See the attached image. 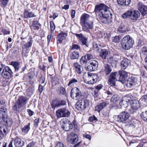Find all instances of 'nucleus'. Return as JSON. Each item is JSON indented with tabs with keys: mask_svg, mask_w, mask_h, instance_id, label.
Segmentation results:
<instances>
[{
	"mask_svg": "<svg viewBox=\"0 0 147 147\" xmlns=\"http://www.w3.org/2000/svg\"><path fill=\"white\" fill-rule=\"evenodd\" d=\"M110 8L104 4L100 3L95 7L94 11L98 20L105 24H109L112 21V14L109 11Z\"/></svg>",
	"mask_w": 147,
	"mask_h": 147,
	"instance_id": "nucleus-1",
	"label": "nucleus"
},
{
	"mask_svg": "<svg viewBox=\"0 0 147 147\" xmlns=\"http://www.w3.org/2000/svg\"><path fill=\"white\" fill-rule=\"evenodd\" d=\"M129 73L122 70H120L117 72L112 73L110 75L109 81L111 87L115 88L116 87L115 82L118 81L124 84Z\"/></svg>",
	"mask_w": 147,
	"mask_h": 147,
	"instance_id": "nucleus-2",
	"label": "nucleus"
},
{
	"mask_svg": "<svg viewBox=\"0 0 147 147\" xmlns=\"http://www.w3.org/2000/svg\"><path fill=\"white\" fill-rule=\"evenodd\" d=\"M134 44V41L129 35L125 36L121 39V44L122 48L125 50H129L132 48Z\"/></svg>",
	"mask_w": 147,
	"mask_h": 147,
	"instance_id": "nucleus-3",
	"label": "nucleus"
},
{
	"mask_svg": "<svg viewBox=\"0 0 147 147\" xmlns=\"http://www.w3.org/2000/svg\"><path fill=\"white\" fill-rule=\"evenodd\" d=\"M140 16V13L138 11L130 9L124 13L122 16L123 18L128 17L131 20L136 21Z\"/></svg>",
	"mask_w": 147,
	"mask_h": 147,
	"instance_id": "nucleus-4",
	"label": "nucleus"
},
{
	"mask_svg": "<svg viewBox=\"0 0 147 147\" xmlns=\"http://www.w3.org/2000/svg\"><path fill=\"white\" fill-rule=\"evenodd\" d=\"M129 116L128 112L124 111L121 112L119 115L115 116L114 118L116 121L125 123L128 121Z\"/></svg>",
	"mask_w": 147,
	"mask_h": 147,
	"instance_id": "nucleus-5",
	"label": "nucleus"
},
{
	"mask_svg": "<svg viewBox=\"0 0 147 147\" xmlns=\"http://www.w3.org/2000/svg\"><path fill=\"white\" fill-rule=\"evenodd\" d=\"M61 128L66 131H70L73 127L72 123L66 118L63 119L61 121Z\"/></svg>",
	"mask_w": 147,
	"mask_h": 147,
	"instance_id": "nucleus-6",
	"label": "nucleus"
},
{
	"mask_svg": "<svg viewBox=\"0 0 147 147\" xmlns=\"http://www.w3.org/2000/svg\"><path fill=\"white\" fill-rule=\"evenodd\" d=\"M70 96L73 99L78 100L82 96L80 90L78 88H72L70 92Z\"/></svg>",
	"mask_w": 147,
	"mask_h": 147,
	"instance_id": "nucleus-7",
	"label": "nucleus"
},
{
	"mask_svg": "<svg viewBox=\"0 0 147 147\" xmlns=\"http://www.w3.org/2000/svg\"><path fill=\"white\" fill-rule=\"evenodd\" d=\"M89 103L87 99L80 100H78L76 105V109L79 110H84L89 105Z\"/></svg>",
	"mask_w": 147,
	"mask_h": 147,
	"instance_id": "nucleus-8",
	"label": "nucleus"
},
{
	"mask_svg": "<svg viewBox=\"0 0 147 147\" xmlns=\"http://www.w3.org/2000/svg\"><path fill=\"white\" fill-rule=\"evenodd\" d=\"M56 116L58 118L61 117H68L70 114L69 110L65 108L58 109L56 111Z\"/></svg>",
	"mask_w": 147,
	"mask_h": 147,
	"instance_id": "nucleus-9",
	"label": "nucleus"
},
{
	"mask_svg": "<svg viewBox=\"0 0 147 147\" xmlns=\"http://www.w3.org/2000/svg\"><path fill=\"white\" fill-rule=\"evenodd\" d=\"M124 83L126 86L127 87L131 88L135 86L137 84L138 80L137 78L134 76H131L129 77Z\"/></svg>",
	"mask_w": 147,
	"mask_h": 147,
	"instance_id": "nucleus-10",
	"label": "nucleus"
},
{
	"mask_svg": "<svg viewBox=\"0 0 147 147\" xmlns=\"http://www.w3.org/2000/svg\"><path fill=\"white\" fill-rule=\"evenodd\" d=\"M78 135L74 132H71L67 134V140L70 144H75L78 142Z\"/></svg>",
	"mask_w": 147,
	"mask_h": 147,
	"instance_id": "nucleus-11",
	"label": "nucleus"
},
{
	"mask_svg": "<svg viewBox=\"0 0 147 147\" xmlns=\"http://www.w3.org/2000/svg\"><path fill=\"white\" fill-rule=\"evenodd\" d=\"M13 73L10 68L8 66H6L3 69L1 75L4 78L9 79L11 78Z\"/></svg>",
	"mask_w": 147,
	"mask_h": 147,
	"instance_id": "nucleus-12",
	"label": "nucleus"
},
{
	"mask_svg": "<svg viewBox=\"0 0 147 147\" xmlns=\"http://www.w3.org/2000/svg\"><path fill=\"white\" fill-rule=\"evenodd\" d=\"M0 117V122L2 123H4V125H5L7 126H11L13 123V120L10 118L8 117L6 113L5 115H4Z\"/></svg>",
	"mask_w": 147,
	"mask_h": 147,
	"instance_id": "nucleus-13",
	"label": "nucleus"
},
{
	"mask_svg": "<svg viewBox=\"0 0 147 147\" xmlns=\"http://www.w3.org/2000/svg\"><path fill=\"white\" fill-rule=\"evenodd\" d=\"M75 35L78 38L80 44L82 45L85 46L86 47H88V43L87 39L82 34H76Z\"/></svg>",
	"mask_w": 147,
	"mask_h": 147,
	"instance_id": "nucleus-14",
	"label": "nucleus"
},
{
	"mask_svg": "<svg viewBox=\"0 0 147 147\" xmlns=\"http://www.w3.org/2000/svg\"><path fill=\"white\" fill-rule=\"evenodd\" d=\"M82 30L85 32L89 31V29H92L93 27V22L89 20L83 23L82 26Z\"/></svg>",
	"mask_w": 147,
	"mask_h": 147,
	"instance_id": "nucleus-15",
	"label": "nucleus"
},
{
	"mask_svg": "<svg viewBox=\"0 0 147 147\" xmlns=\"http://www.w3.org/2000/svg\"><path fill=\"white\" fill-rule=\"evenodd\" d=\"M6 104L4 100H0V117H1L3 115H5L7 111L6 108Z\"/></svg>",
	"mask_w": 147,
	"mask_h": 147,
	"instance_id": "nucleus-16",
	"label": "nucleus"
},
{
	"mask_svg": "<svg viewBox=\"0 0 147 147\" xmlns=\"http://www.w3.org/2000/svg\"><path fill=\"white\" fill-rule=\"evenodd\" d=\"M92 74L90 73H84L83 75V78L84 82L86 84H90V82L92 79Z\"/></svg>",
	"mask_w": 147,
	"mask_h": 147,
	"instance_id": "nucleus-17",
	"label": "nucleus"
},
{
	"mask_svg": "<svg viewBox=\"0 0 147 147\" xmlns=\"http://www.w3.org/2000/svg\"><path fill=\"white\" fill-rule=\"evenodd\" d=\"M69 54L70 59L72 60L78 59L80 56L78 52L72 50H70Z\"/></svg>",
	"mask_w": 147,
	"mask_h": 147,
	"instance_id": "nucleus-18",
	"label": "nucleus"
},
{
	"mask_svg": "<svg viewBox=\"0 0 147 147\" xmlns=\"http://www.w3.org/2000/svg\"><path fill=\"white\" fill-rule=\"evenodd\" d=\"M138 7L139 10L143 15L147 14V7L141 3H139L138 4Z\"/></svg>",
	"mask_w": 147,
	"mask_h": 147,
	"instance_id": "nucleus-19",
	"label": "nucleus"
},
{
	"mask_svg": "<svg viewBox=\"0 0 147 147\" xmlns=\"http://www.w3.org/2000/svg\"><path fill=\"white\" fill-rule=\"evenodd\" d=\"M14 144L15 147H22L24 145V142L22 139L18 137L15 138Z\"/></svg>",
	"mask_w": 147,
	"mask_h": 147,
	"instance_id": "nucleus-20",
	"label": "nucleus"
},
{
	"mask_svg": "<svg viewBox=\"0 0 147 147\" xmlns=\"http://www.w3.org/2000/svg\"><path fill=\"white\" fill-rule=\"evenodd\" d=\"M7 133V130L5 125L2 124H0V140L2 139L4 135Z\"/></svg>",
	"mask_w": 147,
	"mask_h": 147,
	"instance_id": "nucleus-21",
	"label": "nucleus"
},
{
	"mask_svg": "<svg viewBox=\"0 0 147 147\" xmlns=\"http://www.w3.org/2000/svg\"><path fill=\"white\" fill-rule=\"evenodd\" d=\"M28 100V99L26 97L21 96L18 98L17 102L23 107L27 104Z\"/></svg>",
	"mask_w": 147,
	"mask_h": 147,
	"instance_id": "nucleus-22",
	"label": "nucleus"
},
{
	"mask_svg": "<svg viewBox=\"0 0 147 147\" xmlns=\"http://www.w3.org/2000/svg\"><path fill=\"white\" fill-rule=\"evenodd\" d=\"M130 104L131 107L135 110H136L140 107V103L137 100H132Z\"/></svg>",
	"mask_w": 147,
	"mask_h": 147,
	"instance_id": "nucleus-23",
	"label": "nucleus"
},
{
	"mask_svg": "<svg viewBox=\"0 0 147 147\" xmlns=\"http://www.w3.org/2000/svg\"><path fill=\"white\" fill-rule=\"evenodd\" d=\"M102 71L107 75L110 74L112 71V68L111 65L108 64H105L104 68L102 69Z\"/></svg>",
	"mask_w": 147,
	"mask_h": 147,
	"instance_id": "nucleus-24",
	"label": "nucleus"
},
{
	"mask_svg": "<svg viewBox=\"0 0 147 147\" xmlns=\"http://www.w3.org/2000/svg\"><path fill=\"white\" fill-rule=\"evenodd\" d=\"M99 55L103 59L105 60L108 54V50L105 49H101L99 52Z\"/></svg>",
	"mask_w": 147,
	"mask_h": 147,
	"instance_id": "nucleus-25",
	"label": "nucleus"
},
{
	"mask_svg": "<svg viewBox=\"0 0 147 147\" xmlns=\"http://www.w3.org/2000/svg\"><path fill=\"white\" fill-rule=\"evenodd\" d=\"M32 41L31 40H30L27 43H25L24 41H22L21 42V44L22 46V49H27L30 47L32 44Z\"/></svg>",
	"mask_w": 147,
	"mask_h": 147,
	"instance_id": "nucleus-26",
	"label": "nucleus"
},
{
	"mask_svg": "<svg viewBox=\"0 0 147 147\" xmlns=\"http://www.w3.org/2000/svg\"><path fill=\"white\" fill-rule=\"evenodd\" d=\"M107 105V102H105L98 104L95 107V111H97L99 112L101 110L103 109Z\"/></svg>",
	"mask_w": 147,
	"mask_h": 147,
	"instance_id": "nucleus-27",
	"label": "nucleus"
},
{
	"mask_svg": "<svg viewBox=\"0 0 147 147\" xmlns=\"http://www.w3.org/2000/svg\"><path fill=\"white\" fill-rule=\"evenodd\" d=\"M23 14L24 15V18H26L35 17L36 16L33 12L32 11L29 12L27 10H24Z\"/></svg>",
	"mask_w": 147,
	"mask_h": 147,
	"instance_id": "nucleus-28",
	"label": "nucleus"
},
{
	"mask_svg": "<svg viewBox=\"0 0 147 147\" xmlns=\"http://www.w3.org/2000/svg\"><path fill=\"white\" fill-rule=\"evenodd\" d=\"M129 100L123 99L121 100L119 102V105L121 108L125 109L126 108L129 104Z\"/></svg>",
	"mask_w": 147,
	"mask_h": 147,
	"instance_id": "nucleus-29",
	"label": "nucleus"
},
{
	"mask_svg": "<svg viewBox=\"0 0 147 147\" xmlns=\"http://www.w3.org/2000/svg\"><path fill=\"white\" fill-rule=\"evenodd\" d=\"M23 107L21 105L16 101L14 105L12 107V109L14 111V112L17 113L19 112L20 109Z\"/></svg>",
	"mask_w": 147,
	"mask_h": 147,
	"instance_id": "nucleus-30",
	"label": "nucleus"
},
{
	"mask_svg": "<svg viewBox=\"0 0 147 147\" xmlns=\"http://www.w3.org/2000/svg\"><path fill=\"white\" fill-rule=\"evenodd\" d=\"M74 66L76 71L79 74H81L83 71L82 67L78 63H74Z\"/></svg>",
	"mask_w": 147,
	"mask_h": 147,
	"instance_id": "nucleus-31",
	"label": "nucleus"
},
{
	"mask_svg": "<svg viewBox=\"0 0 147 147\" xmlns=\"http://www.w3.org/2000/svg\"><path fill=\"white\" fill-rule=\"evenodd\" d=\"M117 2L121 5L128 6L130 3L131 0H117Z\"/></svg>",
	"mask_w": 147,
	"mask_h": 147,
	"instance_id": "nucleus-32",
	"label": "nucleus"
},
{
	"mask_svg": "<svg viewBox=\"0 0 147 147\" xmlns=\"http://www.w3.org/2000/svg\"><path fill=\"white\" fill-rule=\"evenodd\" d=\"M89 15L87 14L84 13L81 16L80 19L82 22L83 24L86 22L89 21Z\"/></svg>",
	"mask_w": 147,
	"mask_h": 147,
	"instance_id": "nucleus-33",
	"label": "nucleus"
},
{
	"mask_svg": "<svg viewBox=\"0 0 147 147\" xmlns=\"http://www.w3.org/2000/svg\"><path fill=\"white\" fill-rule=\"evenodd\" d=\"M30 123H29L25 125L22 128V132L24 134H27L30 129Z\"/></svg>",
	"mask_w": 147,
	"mask_h": 147,
	"instance_id": "nucleus-34",
	"label": "nucleus"
},
{
	"mask_svg": "<svg viewBox=\"0 0 147 147\" xmlns=\"http://www.w3.org/2000/svg\"><path fill=\"white\" fill-rule=\"evenodd\" d=\"M128 61L126 59H124L121 62V66L123 69H125L128 65Z\"/></svg>",
	"mask_w": 147,
	"mask_h": 147,
	"instance_id": "nucleus-35",
	"label": "nucleus"
},
{
	"mask_svg": "<svg viewBox=\"0 0 147 147\" xmlns=\"http://www.w3.org/2000/svg\"><path fill=\"white\" fill-rule=\"evenodd\" d=\"M120 100V98L118 95L117 94H115L111 97V101L114 103H118Z\"/></svg>",
	"mask_w": 147,
	"mask_h": 147,
	"instance_id": "nucleus-36",
	"label": "nucleus"
},
{
	"mask_svg": "<svg viewBox=\"0 0 147 147\" xmlns=\"http://www.w3.org/2000/svg\"><path fill=\"white\" fill-rule=\"evenodd\" d=\"M11 65H12L16 71H19L20 68V64L18 62L12 61L11 63Z\"/></svg>",
	"mask_w": 147,
	"mask_h": 147,
	"instance_id": "nucleus-37",
	"label": "nucleus"
},
{
	"mask_svg": "<svg viewBox=\"0 0 147 147\" xmlns=\"http://www.w3.org/2000/svg\"><path fill=\"white\" fill-rule=\"evenodd\" d=\"M40 24L37 21H34L32 25V27L34 30H38Z\"/></svg>",
	"mask_w": 147,
	"mask_h": 147,
	"instance_id": "nucleus-38",
	"label": "nucleus"
},
{
	"mask_svg": "<svg viewBox=\"0 0 147 147\" xmlns=\"http://www.w3.org/2000/svg\"><path fill=\"white\" fill-rule=\"evenodd\" d=\"M67 36V34L64 33L59 34L57 38L59 42L60 43H61L62 40L65 38Z\"/></svg>",
	"mask_w": 147,
	"mask_h": 147,
	"instance_id": "nucleus-39",
	"label": "nucleus"
},
{
	"mask_svg": "<svg viewBox=\"0 0 147 147\" xmlns=\"http://www.w3.org/2000/svg\"><path fill=\"white\" fill-rule=\"evenodd\" d=\"M102 47V46L99 42H94L93 43V49L96 51H98L100 47Z\"/></svg>",
	"mask_w": 147,
	"mask_h": 147,
	"instance_id": "nucleus-40",
	"label": "nucleus"
},
{
	"mask_svg": "<svg viewBox=\"0 0 147 147\" xmlns=\"http://www.w3.org/2000/svg\"><path fill=\"white\" fill-rule=\"evenodd\" d=\"M128 30H126L124 26H120L117 30V32L121 34L126 33L128 32Z\"/></svg>",
	"mask_w": 147,
	"mask_h": 147,
	"instance_id": "nucleus-41",
	"label": "nucleus"
},
{
	"mask_svg": "<svg viewBox=\"0 0 147 147\" xmlns=\"http://www.w3.org/2000/svg\"><path fill=\"white\" fill-rule=\"evenodd\" d=\"M125 126L127 127H134L135 126V123L134 120H129L128 119V121L126 123H125Z\"/></svg>",
	"mask_w": 147,
	"mask_h": 147,
	"instance_id": "nucleus-42",
	"label": "nucleus"
},
{
	"mask_svg": "<svg viewBox=\"0 0 147 147\" xmlns=\"http://www.w3.org/2000/svg\"><path fill=\"white\" fill-rule=\"evenodd\" d=\"M52 107L53 109L59 107V99H55L53 100L52 101L51 104Z\"/></svg>",
	"mask_w": 147,
	"mask_h": 147,
	"instance_id": "nucleus-43",
	"label": "nucleus"
},
{
	"mask_svg": "<svg viewBox=\"0 0 147 147\" xmlns=\"http://www.w3.org/2000/svg\"><path fill=\"white\" fill-rule=\"evenodd\" d=\"M34 90V88L29 87L26 90L27 95L28 96H31Z\"/></svg>",
	"mask_w": 147,
	"mask_h": 147,
	"instance_id": "nucleus-44",
	"label": "nucleus"
},
{
	"mask_svg": "<svg viewBox=\"0 0 147 147\" xmlns=\"http://www.w3.org/2000/svg\"><path fill=\"white\" fill-rule=\"evenodd\" d=\"M90 63L92 66H93V67L92 69H95V70H96L98 65V62L96 60H94L90 61Z\"/></svg>",
	"mask_w": 147,
	"mask_h": 147,
	"instance_id": "nucleus-45",
	"label": "nucleus"
},
{
	"mask_svg": "<svg viewBox=\"0 0 147 147\" xmlns=\"http://www.w3.org/2000/svg\"><path fill=\"white\" fill-rule=\"evenodd\" d=\"M88 61V60L87 59L85 55L84 56H82L80 59V62L82 65H86Z\"/></svg>",
	"mask_w": 147,
	"mask_h": 147,
	"instance_id": "nucleus-46",
	"label": "nucleus"
},
{
	"mask_svg": "<svg viewBox=\"0 0 147 147\" xmlns=\"http://www.w3.org/2000/svg\"><path fill=\"white\" fill-rule=\"evenodd\" d=\"M140 115L141 117L144 121H147V111L142 112Z\"/></svg>",
	"mask_w": 147,
	"mask_h": 147,
	"instance_id": "nucleus-47",
	"label": "nucleus"
},
{
	"mask_svg": "<svg viewBox=\"0 0 147 147\" xmlns=\"http://www.w3.org/2000/svg\"><path fill=\"white\" fill-rule=\"evenodd\" d=\"M113 57L114 61L117 62L120 59V56L119 53H115L113 54Z\"/></svg>",
	"mask_w": 147,
	"mask_h": 147,
	"instance_id": "nucleus-48",
	"label": "nucleus"
},
{
	"mask_svg": "<svg viewBox=\"0 0 147 147\" xmlns=\"http://www.w3.org/2000/svg\"><path fill=\"white\" fill-rule=\"evenodd\" d=\"M93 67V66H92L90 63L89 62V65H86L85 66V68L87 70L89 71H93L95 70V69H92Z\"/></svg>",
	"mask_w": 147,
	"mask_h": 147,
	"instance_id": "nucleus-49",
	"label": "nucleus"
},
{
	"mask_svg": "<svg viewBox=\"0 0 147 147\" xmlns=\"http://www.w3.org/2000/svg\"><path fill=\"white\" fill-rule=\"evenodd\" d=\"M9 0H0V5L3 7H5L7 5Z\"/></svg>",
	"mask_w": 147,
	"mask_h": 147,
	"instance_id": "nucleus-50",
	"label": "nucleus"
},
{
	"mask_svg": "<svg viewBox=\"0 0 147 147\" xmlns=\"http://www.w3.org/2000/svg\"><path fill=\"white\" fill-rule=\"evenodd\" d=\"M78 82V80L77 79H75L74 78H72L71 79L69 82L68 86H69L71 84H75Z\"/></svg>",
	"mask_w": 147,
	"mask_h": 147,
	"instance_id": "nucleus-51",
	"label": "nucleus"
},
{
	"mask_svg": "<svg viewBox=\"0 0 147 147\" xmlns=\"http://www.w3.org/2000/svg\"><path fill=\"white\" fill-rule=\"evenodd\" d=\"M50 29L51 33L53 32V31L55 30V26L53 21H51L50 22Z\"/></svg>",
	"mask_w": 147,
	"mask_h": 147,
	"instance_id": "nucleus-52",
	"label": "nucleus"
},
{
	"mask_svg": "<svg viewBox=\"0 0 147 147\" xmlns=\"http://www.w3.org/2000/svg\"><path fill=\"white\" fill-rule=\"evenodd\" d=\"M66 103V102L64 100H59V107H60L65 105Z\"/></svg>",
	"mask_w": 147,
	"mask_h": 147,
	"instance_id": "nucleus-53",
	"label": "nucleus"
},
{
	"mask_svg": "<svg viewBox=\"0 0 147 147\" xmlns=\"http://www.w3.org/2000/svg\"><path fill=\"white\" fill-rule=\"evenodd\" d=\"M58 90L60 93L62 94H65V90L64 88L62 87H60L59 89Z\"/></svg>",
	"mask_w": 147,
	"mask_h": 147,
	"instance_id": "nucleus-54",
	"label": "nucleus"
},
{
	"mask_svg": "<svg viewBox=\"0 0 147 147\" xmlns=\"http://www.w3.org/2000/svg\"><path fill=\"white\" fill-rule=\"evenodd\" d=\"M71 48L70 50H74V49L80 50V47L78 45L73 44L72 45Z\"/></svg>",
	"mask_w": 147,
	"mask_h": 147,
	"instance_id": "nucleus-55",
	"label": "nucleus"
},
{
	"mask_svg": "<svg viewBox=\"0 0 147 147\" xmlns=\"http://www.w3.org/2000/svg\"><path fill=\"white\" fill-rule=\"evenodd\" d=\"M1 31L3 33L4 35L6 34H9L10 33L9 31L7 30L3 27L1 28Z\"/></svg>",
	"mask_w": 147,
	"mask_h": 147,
	"instance_id": "nucleus-56",
	"label": "nucleus"
},
{
	"mask_svg": "<svg viewBox=\"0 0 147 147\" xmlns=\"http://www.w3.org/2000/svg\"><path fill=\"white\" fill-rule=\"evenodd\" d=\"M140 100L143 104L147 103V98L145 95L143 96L140 99Z\"/></svg>",
	"mask_w": 147,
	"mask_h": 147,
	"instance_id": "nucleus-57",
	"label": "nucleus"
},
{
	"mask_svg": "<svg viewBox=\"0 0 147 147\" xmlns=\"http://www.w3.org/2000/svg\"><path fill=\"white\" fill-rule=\"evenodd\" d=\"M88 121L90 122H96L97 121V118L94 115L93 116L90 117L88 119Z\"/></svg>",
	"mask_w": 147,
	"mask_h": 147,
	"instance_id": "nucleus-58",
	"label": "nucleus"
},
{
	"mask_svg": "<svg viewBox=\"0 0 147 147\" xmlns=\"http://www.w3.org/2000/svg\"><path fill=\"white\" fill-rule=\"evenodd\" d=\"M112 41L115 43L118 42L119 40V38L118 36H115L112 38Z\"/></svg>",
	"mask_w": 147,
	"mask_h": 147,
	"instance_id": "nucleus-59",
	"label": "nucleus"
},
{
	"mask_svg": "<svg viewBox=\"0 0 147 147\" xmlns=\"http://www.w3.org/2000/svg\"><path fill=\"white\" fill-rule=\"evenodd\" d=\"M55 147H66V146L63 143L59 142L57 143Z\"/></svg>",
	"mask_w": 147,
	"mask_h": 147,
	"instance_id": "nucleus-60",
	"label": "nucleus"
},
{
	"mask_svg": "<svg viewBox=\"0 0 147 147\" xmlns=\"http://www.w3.org/2000/svg\"><path fill=\"white\" fill-rule=\"evenodd\" d=\"M99 91L97 90H95L93 91L92 93L93 96L95 97H97L98 95Z\"/></svg>",
	"mask_w": 147,
	"mask_h": 147,
	"instance_id": "nucleus-61",
	"label": "nucleus"
},
{
	"mask_svg": "<svg viewBox=\"0 0 147 147\" xmlns=\"http://www.w3.org/2000/svg\"><path fill=\"white\" fill-rule=\"evenodd\" d=\"M95 77V76H94ZM92 79L91 80V82H90V84H93L95 83H96L97 81V79L96 78H95L93 76V75L92 76Z\"/></svg>",
	"mask_w": 147,
	"mask_h": 147,
	"instance_id": "nucleus-62",
	"label": "nucleus"
},
{
	"mask_svg": "<svg viewBox=\"0 0 147 147\" xmlns=\"http://www.w3.org/2000/svg\"><path fill=\"white\" fill-rule=\"evenodd\" d=\"M142 52L144 54H147V47L144 46L142 49Z\"/></svg>",
	"mask_w": 147,
	"mask_h": 147,
	"instance_id": "nucleus-63",
	"label": "nucleus"
},
{
	"mask_svg": "<svg viewBox=\"0 0 147 147\" xmlns=\"http://www.w3.org/2000/svg\"><path fill=\"white\" fill-rule=\"evenodd\" d=\"M108 62L110 63H113L114 61L113 60V57L110 56L107 59Z\"/></svg>",
	"mask_w": 147,
	"mask_h": 147,
	"instance_id": "nucleus-64",
	"label": "nucleus"
}]
</instances>
